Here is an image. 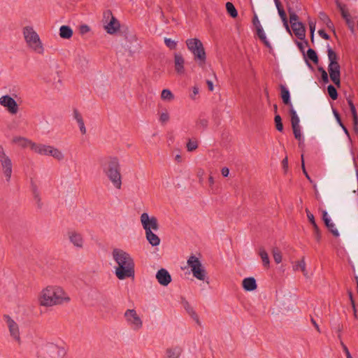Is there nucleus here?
<instances>
[{
  "mask_svg": "<svg viewBox=\"0 0 358 358\" xmlns=\"http://www.w3.org/2000/svg\"><path fill=\"white\" fill-rule=\"evenodd\" d=\"M111 257L115 264L114 273L118 280L134 278L135 262L132 256L123 249L115 248L112 250Z\"/></svg>",
  "mask_w": 358,
  "mask_h": 358,
  "instance_id": "obj_1",
  "label": "nucleus"
},
{
  "mask_svg": "<svg viewBox=\"0 0 358 358\" xmlns=\"http://www.w3.org/2000/svg\"><path fill=\"white\" fill-rule=\"evenodd\" d=\"M70 301L68 293L59 285H48L41 289L38 296V304L45 308L62 306Z\"/></svg>",
  "mask_w": 358,
  "mask_h": 358,
  "instance_id": "obj_2",
  "label": "nucleus"
},
{
  "mask_svg": "<svg viewBox=\"0 0 358 358\" xmlns=\"http://www.w3.org/2000/svg\"><path fill=\"white\" fill-rule=\"evenodd\" d=\"M22 34L26 47L29 50L39 55H44L45 44L33 26H24L22 29Z\"/></svg>",
  "mask_w": 358,
  "mask_h": 358,
  "instance_id": "obj_3",
  "label": "nucleus"
},
{
  "mask_svg": "<svg viewBox=\"0 0 358 358\" xmlns=\"http://www.w3.org/2000/svg\"><path fill=\"white\" fill-rule=\"evenodd\" d=\"M187 49L192 53L196 61L200 66L203 65L206 59V52L202 42L198 38H189L185 42Z\"/></svg>",
  "mask_w": 358,
  "mask_h": 358,
  "instance_id": "obj_4",
  "label": "nucleus"
},
{
  "mask_svg": "<svg viewBox=\"0 0 358 358\" xmlns=\"http://www.w3.org/2000/svg\"><path fill=\"white\" fill-rule=\"evenodd\" d=\"M127 325L133 331H139L143 328V315L135 308L127 309L123 315Z\"/></svg>",
  "mask_w": 358,
  "mask_h": 358,
  "instance_id": "obj_5",
  "label": "nucleus"
},
{
  "mask_svg": "<svg viewBox=\"0 0 358 358\" xmlns=\"http://www.w3.org/2000/svg\"><path fill=\"white\" fill-rule=\"evenodd\" d=\"M328 59L329 64L328 71L331 81L338 87H340V66L337 62V55L336 52L331 48H328Z\"/></svg>",
  "mask_w": 358,
  "mask_h": 358,
  "instance_id": "obj_6",
  "label": "nucleus"
},
{
  "mask_svg": "<svg viewBox=\"0 0 358 358\" xmlns=\"http://www.w3.org/2000/svg\"><path fill=\"white\" fill-rule=\"evenodd\" d=\"M34 152L43 156L52 157L59 162L64 159V152L50 145L36 143Z\"/></svg>",
  "mask_w": 358,
  "mask_h": 358,
  "instance_id": "obj_7",
  "label": "nucleus"
},
{
  "mask_svg": "<svg viewBox=\"0 0 358 358\" xmlns=\"http://www.w3.org/2000/svg\"><path fill=\"white\" fill-rule=\"evenodd\" d=\"M187 265L191 268L193 276L196 279L202 281H206L208 278L206 271L203 266L200 260L195 256L192 255L187 259Z\"/></svg>",
  "mask_w": 358,
  "mask_h": 358,
  "instance_id": "obj_8",
  "label": "nucleus"
},
{
  "mask_svg": "<svg viewBox=\"0 0 358 358\" xmlns=\"http://www.w3.org/2000/svg\"><path fill=\"white\" fill-rule=\"evenodd\" d=\"M0 171L9 182L13 173V162L2 146H0Z\"/></svg>",
  "mask_w": 358,
  "mask_h": 358,
  "instance_id": "obj_9",
  "label": "nucleus"
},
{
  "mask_svg": "<svg viewBox=\"0 0 358 358\" xmlns=\"http://www.w3.org/2000/svg\"><path fill=\"white\" fill-rule=\"evenodd\" d=\"M103 19L105 21L104 29L108 34H113L120 29V22L113 15L110 10H107L104 13Z\"/></svg>",
  "mask_w": 358,
  "mask_h": 358,
  "instance_id": "obj_10",
  "label": "nucleus"
},
{
  "mask_svg": "<svg viewBox=\"0 0 358 358\" xmlns=\"http://www.w3.org/2000/svg\"><path fill=\"white\" fill-rule=\"evenodd\" d=\"M140 221L145 232L149 231H158L159 226L157 217L150 215L147 213H143L140 217Z\"/></svg>",
  "mask_w": 358,
  "mask_h": 358,
  "instance_id": "obj_11",
  "label": "nucleus"
},
{
  "mask_svg": "<svg viewBox=\"0 0 358 358\" xmlns=\"http://www.w3.org/2000/svg\"><path fill=\"white\" fill-rule=\"evenodd\" d=\"M64 352L62 348L52 343H48L42 348L43 358H60Z\"/></svg>",
  "mask_w": 358,
  "mask_h": 358,
  "instance_id": "obj_12",
  "label": "nucleus"
},
{
  "mask_svg": "<svg viewBox=\"0 0 358 358\" xmlns=\"http://www.w3.org/2000/svg\"><path fill=\"white\" fill-rule=\"evenodd\" d=\"M66 236L69 243L76 249H83L85 245V241L83 234L76 230L69 229L66 233Z\"/></svg>",
  "mask_w": 358,
  "mask_h": 358,
  "instance_id": "obj_13",
  "label": "nucleus"
},
{
  "mask_svg": "<svg viewBox=\"0 0 358 358\" xmlns=\"http://www.w3.org/2000/svg\"><path fill=\"white\" fill-rule=\"evenodd\" d=\"M4 319L8 328L10 336L14 341H15L18 343H20L21 338L18 324L8 315L4 316Z\"/></svg>",
  "mask_w": 358,
  "mask_h": 358,
  "instance_id": "obj_14",
  "label": "nucleus"
},
{
  "mask_svg": "<svg viewBox=\"0 0 358 358\" xmlns=\"http://www.w3.org/2000/svg\"><path fill=\"white\" fill-rule=\"evenodd\" d=\"M0 105L11 115H15L19 110L17 102L9 95H3L0 97Z\"/></svg>",
  "mask_w": 358,
  "mask_h": 358,
  "instance_id": "obj_15",
  "label": "nucleus"
},
{
  "mask_svg": "<svg viewBox=\"0 0 358 358\" xmlns=\"http://www.w3.org/2000/svg\"><path fill=\"white\" fill-rule=\"evenodd\" d=\"M185 60L180 52H175L173 55V66L177 75L180 76H185L186 69L185 66Z\"/></svg>",
  "mask_w": 358,
  "mask_h": 358,
  "instance_id": "obj_16",
  "label": "nucleus"
},
{
  "mask_svg": "<svg viewBox=\"0 0 358 358\" xmlns=\"http://www.w3.org/2000/svg\"><path fill=\"white\" fill-rule=\"evenodd\" d=\"M103 171L121 170L120 163L118 157L109 156L106 158L105 162L101 164Z\"/></svg>",
  "mask_w": 358,
  "mask_h": 358,
  "instance_id": "obj_17",
  "label": "nucleus"
},
{
  "mask_svg": "<svg viewBox=\"0 0 358 358\" xmlns=\"http://www.w3.org/2000/svg\"><path fill=\"white\" fill-rule=\"evenodd\" d=\"M121 170H113L108 171H103L108 180L111 182L113 187L117 189L122 188V175Z\"/></svg>",
  "mask_w": 358,
  "mask_h": 358,
  "instance_id": "obj_18",
  "label": "nucleus"
},
{
  "mask_svg": "<svg viewBox=\"0 0 358 358\" xmlns=\"http://www.w3.org/2000/svg\"><path fill=\"white\" fill-rule=\"evenodd\" d=\"M12 143L22 148H30L33 152H34L36 145V143L30 139L20 136H14L12 139Z\"/></svg>",
  "mask_w": 358,
  "mask_h": 358,
  "instance_id": "obj_19",
  "label": "nucleus"
},
{
  "mask_svg": "<svg viewBox=\"0 0 358 358\" xmlns=\"http://www.w3.org/2000/svg\"><path fill=\"white\" fill-rule=\"evenodd\" d=\"M156 278L162 286H167L171 282V276L165 268H161L157 272Z\"/></svg>",
  "mask_w": 358,
  "mask_h": 358,
  "instance_id": "obj_20",
  "label": "nucleus"
},
{
  "mask_svg": "<svg viewBox=\"0 0 358 358\" xmlns=\"http://www.w3.org/2000/svg\"><path fill=\"white\" fill-rule=\"evenodd\" d=\"M182 352L180 346H171L166 349L163 358H180Z\"/></svg>",
  "mask_w": 358,
  "mask_h": 358,
  "instance_id": "obj_21",
  "label": "nucleus"
},
{
  "mask_svg": "<svg viewBox=\"0 0 358 358\" xmlns=\"http://www.w3.org/2000/svg\"><path fill=\"white\" fill-rule=\"evenodd\" d=\"M73 117L76 121L81 134L85 135L87 134V129L85 125L83 117L78 110H73Z\"/></svg>",
  "mask_w": 358,
  "mask_h": 358,
  "instance_id": "obj_22",
  "label": "nucleus"
},
{
  "mask_svg": "<svg viewBox=\"0 0 358 358\" xmlns=\"http://www.w3.org/2000/svg\"><path fill=\"white\" fill-rule=\"evenodd\" d=\"M242 285L243 289L248 292H252L257 289L256 280L254 278L250 277L243 280Z\"/></svg>",
  "mask_w": 358,
  "mask_h": 358,
  "instance_id": "obj_23",
  "label": "nucleus"
},
{
  "mask_svg": "<svg viewBox=\"0 0 358 358\" xmlns=\"http://www.w3.org/2000/svg\"><path fill=\"white\" fill-rule=\"evenodd\" d=\"M292 29L298 38L303 39L305 37L306 30L301 22L294 23V24L292 25Z\"/></svg>",
  "mask_w": 358,
  "mask_h": 358,
  "instance_id": "obj_24",
  "label": "nucleus"
},
{
  "mask_svg": "<svg viewBox=\"0 0 358 358\" xmlns=\"http://www.w3.org/2000/svg\"><path fill=\"white\" fill-rule=\"evenodd\" d=\"M155 231H149L145 232V237L149 243L152 246H157L160 243V238L154 232Z\"/></svg>",
  "mask_w": 358,
  "mask_h": 358,
  "instance_id": "obj_25",
  "label": "nucleus"
},
{
  "mask_svg": "<svg viewBox=\"0 0 358 358\" xmlns=\"http://www.w3.org/2000/svg\"><path fill=\"white\" fill-rule=\"evenodd\" d=\"M59 31V36L64 39L71 38L73 34L72 29L67 25L61 26Z\"/></svg>",
  "mask_w": 358,
  "mask_h": 358,
  "instance_id": "obj_26",
  "label": "nucleus"
},
{
  "mask_svg": "<svg viewBox=\"0 0 358 358\" xmlns=\"http://www.w3.org/2000/svg\"><path fill=\"white\" fill-rule=\"evenodd\" d=\"M281 97L285 104L289 105L292 108V104L290 101V95L289 90L283 85L280 86Z\"/></svg>",
  "mask_w": 358,
  "mask_h": 358,
  "instance_id": "obj_27",
  "label": "nucleus"
},
{
  "mask_svg": "<svg viewBox=\"0 0 358 358\" xmlns=\"http://www.w3.org/2000/svg\"><path fill=\"white\" fill-rule=\"evenodd\" d=\"M294 270L295 271H301L303 275L306 278H308V272L306 270V264L305 262L304 258H303L301 260L295 263V264L293 266Z\"/></svg>",
  "mask_w": 358,
  "mask_h": 358,
  "instance_id": "obj_28",
  "label": "nucleus"
},
{
  "mask_svg": "<svg viewBox=\"0 0 358 358\" xmlns=\"http://www.w3.org/2000/svg\"><path fill=\"white\" fill-rule=\"evenodd\" d=\"M259 255L262 259L264 266L268 268L270 265V261L268 258V255L264 248H259Z\"/></svg>",
  "mask_w": 358,
  "mask_h": 358,
  "instance_id": "obj_29",
  "label": "nucleus"
},
{
  "mask_svg": "<svg viewBox=\"0 0 358 358\" xmlns=\"http://www.w3.org/2000/svg\"><path fill=\"white\" fill-rule=\"evenodd\" d=\"M257 34L259 39L264 43V44L268 48H271V45L270 42L268 41L266 34L264 31L263 27H261L258 29H256Z\"/></svg>",
  "mask_w": 358,
  "mask_h": 358,
  "instance_id": "obj_30",
  "label": "nucleus"
},
{
  "mask_svg": "<svg viewBox=\"0 0 358 358\" xmlns=\"http://www.w3.org/2000/svg\"><path fill=\"white\" fill-rule=\"evenodd\" d=\"M161 99L163 101L170 102L174 99V95L171 92V90H169L168 89H164L162 91Z\"/></svg>",
  "mask_w": 358,
  "mask_h": 358,
  "instance_id": "obj_31",
  "label": "nucleus"
},
{
  "mask_svg": "<svg viewBox=\"0 0 358 358\" xmlns=\"http://www.w3.org/2000/svg\"><path fill=\"white\" fill-rule=\"evenodd\" d=\"M226 9L227 13L231 17L235 18L238 16V11L232 3L227 2Z\"/></svg>",
  "mask_w": 358,
  "mask_h": 358,
  "instance_id": "obj_32",
  "label": "nucleus"
},
{
  "mask_svg": "<svg viewBox=\"0 0 358 358\" xmlns=\"http://www.w3.org/2000/svg\"><path fill=\"white\" fill-rule=\"evenodd\" d=\"M289 110H290V115H291L292 127L299 126L300 125L299 124V122H300L299 117H298L296 112L293 108V106H292V108H290Z\"/></svg>",
  "mask_w": 358,
  "mask_h": 358,
  "instance_id": "obj_33",
  "label": "nucleus"
},
{
  "mask_svg": "<svg viewBox=\"0 0 358 358\" xmlns=\"http://www.w3.org/2000/svg\"><path fill=\"white\" fill-rule=\"evenodd\" d=\"M170 119L169 113L166 109H164L162 112L159 113V120L162 124H166L169 122Z\"/></svg>",
  "mask_w": 358,
  "mask_h": 358,
  "instance_id": "obj_34",
  "label": "nucleus"
},
{
  "mask_svg": "<svg viewBox=\"0 0 358 358\" xmlns=\"http://www.w3.org/2000/svg\"><path fill=\"white\" fill-rule=\"evenodd\" d=\"M272 254L275 263L280 264L282 259L280 250L278 248H274L272 250Z\"/></svg>",
  "mask_w": 358,
  "mask_h": 358,
  "instance_id": "obj_35",
  "label": "nucleus"
},
{
  "mask_svg": "<svg viewBox=\"0 0 358 358\" xmlns=\"http://www.w3.org/2000/svg\"><path fill=\"white\" fill-rule=\"evenodd\" d=\"M307 56L309 59L313 61L314 63H317L318 62V58L317 54L315 50L313 49H308L307 51Z\"/></svg>",
  "mask_w": 358,
  "mask_h": 358,
  "instance_id": "obj_36",
  "label": "nucleus"
},
{
  "mask_svg": "<svg viewBox=\"0 0 358 358\" xmlns=\"http://www.w3.org/2000/svg\"><path fill=\"white\" fill-rule=\"evenodd\" d=\"M76 62L78 65H80L83 67L87 64L88 60L85 56L78 55L76 59Z\"/></svg>",
  "mask_w": 358,
  "mask_h": 358,
  "instance_id": "obj_37",
  "label": "nucleus"
},
{
  "mask_svg": "<svg viewBox=\"0 0 358 358\" xmlns=\"http://www.w3.org/2000/svg\"><path fill=\"white\" fill-rule=\"evenodd\" d=\"M327 91L329 96L333 99L336 100L338 97V94L336 88L333 85H329L327 87Z\"/></svg>",
  "mask_w": 358,
  "mask_h": 358,
  "instance_id": "obj_38",
  "label": "nucleus"
},
{
  "mask_svg": "<svg viewBox=\"0 0 358 358\" xmlns=\"http://www.w3.org/2000/svg\"><path fill=\"white\" fill-rule=\"evenodd\" d=\"M31 191H32V194H33L34 199L36 201H37L38 202L40 201V200H41L40 192L38 189L37 186L34 182H31Z\"/></svg>",
  "mask_w": 358,
  "mask_h": 358,
  "instance_id": "obj_39",
  "label": "nucleus"
},
{
  "mask_svg": "<svg viewBox=\"0 0 358 358\" xmlns=\"http://www.w3.org/2000/svg\"><path fill=\"white\" fill-rule=\"evenodd\" d=\"M164 43L171 50H175L177 47V42L171 38H165Z\"/></svg>",
  "mask_w": 358,
  "mask_h": 358,
  "instance_id": "obj_40",
  "label": "nucleus"
},
{
  "mask_svg": "<svg viewBox=\"0 0 358 358\" xmlns=\"http://www.w3.org/2000/svg\"><path fill=\"white\" fill-rule=\"evenodd\" d=\"M293 129V133L294 135V137L299 140V141L302 139V134L301 131V127L299 126H294L292 127Z\"/></svg>",
  "mask_w": 358,
  "mask_h": 358,
  "instance_id": "obj_41",
  "label": "nucleus"
},
{
  "mask_svg": "<svg viewBox=\"0 0 358 358\" xmlns=\"http://www.w3.org/2000/svg\"><path fill=\"white\" fill-rule=\"evenodd\" d=\"M275 127L278 131H282L283 130V125L282 123V119L281 117L279 115H276L275 116Z\"/></svg>",
  "mask_w": 358,
  "mask_h": 358,
  "instance_id": "obj_42",
  "label": "nucleus"
},
{
  "mask_svg": "<svg viewBox=\"0 0 358 358\" xmlns=\"http://www.w3.org/2000/svg\"><path fill=\"white\" fill-rule=\"evenodd\" d=\"M79 33L81 35H85L91 31V28L87 24H80L78 27Z\"/></svg>",
  "mask_w": 358,
  "mask_h": 358,
  "instance_id": "obj_43",
  "label": "nucleus"
},
{
  "mask_svg": "<svg viewBox=\"0 0 358 358\" xmlns=\"http://www.w3.org/2000/svg\"><path fill=\"white\" fill-rule=\"evenodd\" d=\"M198 147V143L196 141L189 140L187 143V149L189 152L195 150Z\"/></svg>",
  "mask_w": 358,
  "mask_h": 358,
  "instance_id": "obj_44",
  "label": "nucleus"
},
{
  "mask_svg": "<svg viewBox=\"0 0 358 358\" xmlns=\"http://www.w3.org/2000/svg\"><path fill=\"white\" fill-rule=\"evenodd\" d=\"M328 224H329L326 225V226L331 231V232L333 234V235L335 236H339L338 231L337 230V229L335 227V224L331 222V220H330Z\"/></svg>",
  "mask_w": 358,
  "mask_h": 358,
  "instance_id": "obj_45",
  "label": "nucleus"
},
{
  "mask_svg": "<svg viewBox=\"0 0 358 358\" xmlns=\"http://www.w3.org/2000/svg\"><path fill=\"white\" fill-rule=\"evenodd\" d=\"M350 110L352 115L354 124L356 126L358 123V117L356 112V108L354 105H352V108H350Z\"/></svg>",
  "mask_w": 358,
  "mask_h": 358,
  "instance_id": "obj_46",
  "label": "nucleus"
},
{
  "mask_svg": "<svg viewBox=\"0 0 358 358\" xmlns=\"http://www.w3.org/2000/svg\"><path fill=\"white\" fill-rule=\"evenodd\" d=\"M252 24L255 26L256 29H258L262 27V26L261 25L260 21L256 14H255V15H254V17L252 20Z\"/></svg>",
  "mask_w": 358,
  "mask_h": 358,
  "instance_id": "obj_47",
  "label": "nucleus"
},
{
  "mask_svg": "<svg viewBox=\"0 0 358 358\" xmlns=\"http://www.w3.org/2000/svg\"><path fill=\"white\" fill-rule=\"evenodd\" d=\"M289 22L291 25L294 24V23H298V16L293 12H289Z\"/></svg>",
  "mask_w": 358,
  "mask_h": 358,
  "instance_id": "obj_48",
  "label": "nucleus"
},
{
  "mask_svg": "<svg viewBox=\"0 0 358 358\" xmlns=\"http://www.w3.org/2000/svg\"><path fill=\"white\" fill-rule=\"evenodd\" d=\"M301 162H302V169H303V172L304 173V175L306 176V177L307 178V179L311 182L313 183V180H311L310 177L309 176V175L308 174L306 170V168H305V164H304V159H303V155H301Z\"/></svg>",
  "mask_w": 358,
  "mask_h": 358,
  "instance_id": "obj_49",
  "label": "nucleus"
},
{
  "mask_svg": "<svg viewBox=\"0 0 358 358\" xmlns=\"http://www.w3.org/2000/svg\"><path fill=\"white\" fill-rule=\"evenodd\" d=\"M338 6L340 8V10H341V15H342L343 17L345 20L349 18L350 15L348 14V11L345 8V6H341V5H339Z\"/></svg>",
  "mask_w": 358,
  "mask_h": 358,
  "instance_id": "obj_50",
  "label": "nucleus"
},
{
  "mask_svg": "<svg viewBox=\"0 0 358 358\" xmlns=\"http://www.w3.org/2000/svg\"><path fill=\"white\" fill-rule=\"evenodd\" d=\"M341 345L342 346V348L346 355V358H352L351 354L350 353L349 350H348V348H347V346L343 343V341H341Z\"/></svg>",
  "mask_w": 358,
  "mask_h": 358,
  "instance_id": "obj_51",
  "label": "nucleus"
},
{
  "mask_svg": "<svg viewBox=\"0 0 358 358\" xmlns=\"http://www.w3.org/2000/svg\"><path fill=\"white\" fill-rule=\"evenodd\" d=\"M322 219H323V220H324V222L325 224H326V225H328V224H329L328 223H329V221L331 220V218H330V217L329 216V215H328L327 212V211H325V210H324V211L322 212Z\"/></svg>",
  "mask_w": 358,
  "mask_h": 358,
  "instance_id": "obj_52",
  "label": "nucleus"
},
{
  "mask_svg": "<svg viewBox=\"0 0 358 358\" xmlns=\"http://www.w3.org/2000/svg\"><path fill=\"white\" fill-rule=\"evenodd\" d=\"M310 33L312 35V38L313 37V33L315 29V22L314 20H310L308 22Z\"/></svg>",
  "mask_w": 358,
  "mask_h": 358,
  "instance_id": "obj_53",
  "label": "nucleus"
},
{
  "mask_svg": "<svg viewBox=\"0 0 358 358\" xmlns=\"http://www.w3.org/2000/svg\"><path fill=\"white\" fill-rule=\"evenodd\" d=\"M322 72V79L324 83L329 82L328 74L323 69H319Z\"/></svg>",
  "mask_w": 358,
  "mask_h": 358,
  "instance_id": "obj_54",
  "label": "nucleus"
},
{
  "mask_svg": "<svg viewBox=\"0 0 358 358\" xmlns=\"http://www.w3.org/2000/svg\"><path fill=\"white\" fill-rule=\"evenodd\" d=\"M199 94V87L196 86L193 87L192 93L190 94V98L193 100L196 99V95Z\"/></svg>",
  "mask_w": 358,
  "mask_h": 358,
  "instance_id": "obj_55",
  "label": "nucleus"
},
{
  "mask_svg": "<svg viewBox=\"0 0 358 358\" xmlns=\"http://www.w3.org/2000/svg\"><path fill=\"white\" fill-rule=\"evenodd\" d=\"M306 212L307 214L308 219L309 222L311 223V224L315 222L314 215L308 209L306 210Z\"/></svg>",
  "mask_w": 358,
  "mask_h": 358,
  "instance_id": "obj_56",
  "label": "nucleus"
},
{
  "mask_svg": "<svg viewBox=\"0 0 358 358\" xmlns=\"http://www.w3.org/2000/svg\"><path fill=\"white\" fill-rule=\"evenodd\" d=\"M278 14H279L282 21H285V20H287L286 13L283 9H279V10H278Z\"/></svg>",
  "mask_w": 358,
  "mask_h": 358,
  "instance_id": "obj_57",
  "label": "nucleus"
},
{
  "mask_svg": "<svg viewBox=\"0 0 358 358\" xmlns=\"http://www.w3.org/2000/svg\"><path fill=\"white\" fill-rule=\"evenodd\" d=\"M318 34L322 38L326 40H328L329 38V35L322 29L319 30Z\"/></svg>",
  "mask_w": 358,
  "mask_h": 358,
  "instance_id": "obj_58",
  "label": "nucleus"
},
{
  "mask_svg": "<svg viewBox=\"0 0 358 358\" xmlns=\"http://www.w3.org/2000/svg\"><path fill=\"white\" fill-rule=\"evenodd\" d=\"M345 21L351 31H354V22L350 20V17L345 19Z\"/></svg>",
  "mask_w": 358,
  "mask_h": 358,
  "instance_id": "obj_59",
  "label": "nucleus"
},
{
  "mask_svg": "<svg viewBox=\"0 0 358 358\" xmlns=\"http://www.w3.org/2000/svg\"><path fill=\"white\" fill-rule=\"evenodd\" d=\"M345 21L351 31H354V22L350 20V17L345 19Z\"/></svg>",
  "mask_w": 358,
  "mask_h": 358,
  "instance_id": "obj_60",
  "label": "nucleus"
},
{
  "mask_svg": "<svg viewBox=\"0 0 358 358\" xmlns=\"http://www.w3.org/2000/svg\"><path fill=\"white\" fill-rule=\"evenodd\" d=\"M282 167H283L285 171H287V169H288V159H287V157H285L282 160Z\"/></svg>",
  "mask_w": 358,
  "mask_h": 358,
  "instance_id": "obj_61",
  "label": "nucleus"
},
{
  "mask_svg": "<svg viewBox=\"0 0 358 358\" xmlns=\"http://www.w3.org/2000/svg\"><path fill=\"white\" fill-rule=\"evenodd\" d=\"M221 172H222V175L224 177H227V176H229V169H228V168H227V167H223V168L222 169Z\"/></svg>",
  "mask_w": 358,
  "mask_h": 358,
  "instance_id": "obj_62",
  "label": "nucleus"
},
{
  "mask_svg": "<svg viewBox=\"0 0 358 358\" xmlns=\"http://www.w3.org/2000/svg\"><path fill=\"white\" fill-rule=\"evenodd\" d=\"M189 313H191V315L192 316L194 320H195L196 321V322L199 324V320L198 315L196 314V313L192 309L190 310Z\"/></svg>",
  "mask_w": 358,
  "mask_h": 358,
  "instance_id": "obj_63",
  "label": "nucleus"
},
{
  "mask_svg": "<svg viewBox=\"0 0 358 358\" xmlns=\"http://www.w3.org/2000/svg\"><path fill=\"white\" fill-rule=\"evenodd\" d=\"M206 83L208 85V89L210 91H213L214 90V86H213V83L212 81L210 80H207L206 81Z\"/></svg>",
  "mask_w": 358,
  "mask_h": 358,
  "instance_id": "obj_64",
  "label": "nucleus"
}]
</instances>
